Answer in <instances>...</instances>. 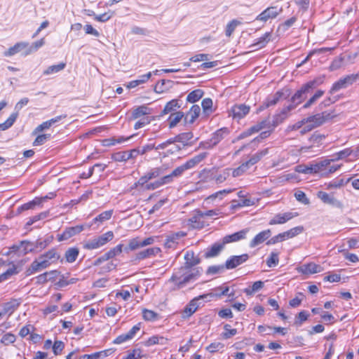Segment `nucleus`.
Listing matches in <instances>:
<instances>
[{"label": "nucleus", "mask_w": 359, "mask_h": 359, "mask_svg": "<svg viewBox=\"0 0 359 359\" xmlns=\"http://www.w3.org/2000/svg\"><path fill=\"white\" fill-rule=\"evenodd\" d=\"M20 302L18 299H11L10 302H6L3 306L2 311H0L1 313V316H4L6 313L9 315L12 314L15 309L20 306Z\"/></svg>", "instance_id": "28"}, {"label": "nucleus", "mask_w": 359, "mask_h": 359, "mask_svg": "<svg viewBox=\"0 0 359 359\" xmlns=\"http://www.w3.org/2000/svg\"><path fill=\"white\" fill-rule=\"evenodd\" d=\"M39 257L46 263L47 267H49L51 264L57 263L60 258V255L56 249L52 248Z\"/></svg>", "instance_id": "12"}, {"label": "nucleus", "mask_w": 359, "mask_h": 359, "mask_svg": "<svg viewBox=\"0 0 359 359\" xmlns=\"http://www.w3.org/2000/svg\"><path fill=\"white\" fill-rule=\"evenodd\" d=\"M358 79H359V73L347 75L344 78H341L332 85L330 93L332 94L342 88H346L356 82Z\"/></svg>", "instance_id": "7"}, {"label": "nucleus", "mask_w": 359, "mask_h": 359, "mask_svg": "<svg viewBox=\"0 0 359 359\" xmlns=\"http://www.w3.org/2000/svg\"><path fill=\"white\" fill-rule=\"evenodd\" d=\"M282 11V8L278 9L276 6H271L262 11L256 18V20L266 22L269 19L276 18Z\"/></svg>", "instance_id": "11"}, {"label": "nucleus", "mask_w": 359, "mask_h": 359, "mask_svg": "<svg viewBox=\"0 0 359 359\" xmlns=\"http://www.w3.org/2000/svg\"><path fill=\"white\" fill-rule=\"evenodd\" d=\"M83 229L84 228L83 225L67 227L62 233L58 235L57 239L59 241L68 240L72 236L81 232Z\"/></svg>", "instance_id": "13"}, {"label": "nucleus", "mask_w": 359, "mask_h": 359, "mask_svg": "<svg viewBox=\"0 0 359 359\" xmlns=\"http://www.w3.org/2000/svg\"><path fill=\"white\" fill-rule=\"evenodd\" d=\"M66 64L65 62H60L57 65H52L48 67L44 72V75H49L59 72L65 69Z\"/></svg>", "instance_id": "45"}, {"label": "nucleus", "mask_w": 359, "mask_h": 359, "mask_svg": "<svg viewBox=\"0 0 359 359\" xmlns=\"http://www.w3.org/2000/svg\"><path fill=\"white\" fill-rule=\"evenodd\" d=\"M161 252V250L159 248L154 247V248H149L146 250H144L142 251L139 252L136 255V259L141 260L146 258H149L153 256L156 255Z\"/></svg>", "instance_id": "29"}, {"label": "nucleus", "mask_w": 359, "mask_h": 359, "mask_svg": "<svg viewBox=\"0 0 359 359\" xmlns=\"http://www.w3.org/2000/svg\"><path fill=\"white\" fill-rule=\"evenodd\" d=\"M263 287L264 283L261 280H258L255 282L251 287L245 288L244 292L247 295H252L253 293L261 290Z\"/></svg>", "instance_id": "46"}, {"label": "nucleus", "mask_w": 359, "mask_h": 359, "mask_svg": "<svg viewBox=\"0 0 359 359\" xmlns=\"http://www.w3.org/2000/svg\"><path fill=\"white\" fill-rule=\"evenodd\" d=\"M142 357V350L140 348L133 349L123 359H138Z\"/></svg>", "instance_id": "64"}, {"label": "nucleus", "mask_w": 359, "mask_h": 359, "mask_svg": "<svg viewBox=\"0 0 359 359\" xmlns=\"http://www.w3.org/2000/svg\"><path fill=\"white\" fill-rule=\"evenodd\" d=\"M201 105L203 109V111L207 114H209L212 112V100L210 98H205L201 102Z\"/></svg>", "instance_id": "58"}, {"label": "nucleus", "mask_w": 359, "mask_h": 359, "mask_svg": "<svg viewBox=\"0 0 359 359\" xmlns=\"http://www.w3.org/2000/svg\"><path fill=\"white\" fill-rule=\"evenodd\" d=\"M113 238H114V233L112 231H109L104 234H102L100 236H97L91 240H89L84 244L83 247L85 249H87V250L97 249V248H99L104 245L109 241H111L113 239Z\"/></svg>", "instance_id": "6"}, {"label": "nucleus", "mask_w": 359, "mask_h": 359, "mask_svg": "<svg viewBox=\"0 0 359 359\" xmlns=\"http://www.w3.org/2000/svg\"><path fill=\"white\" fill-rule=\"evenodd\" d=\"M34 251V245H32V242L28 241H22L18 244L13 245L9 248L8 252L6 255H10L11 253H15L18 256H23L27 254L28 252H31Z\"/></svg>", "instance_id": "8"}, {"label": "nucleus", "mask_w": 359, "mask_h": 359, "mask_svg": "<svg viewBox=\"0 0 359 359\" xmlns=\"http://www.w3.org/2000/svg\"><path fill=\"white\" fill-rule=\"evenodd\" d=\"M324 81L325 76H320L304 83L291 97V104H296V107L301 104L306 98L307 94L323 84Z\"/></svg>", "instance_id": "2"}, {"label": "nucleus", "mask_w": 359, "mask_h": 359, "mask_svg": "<svg viewBox=\"0 0 359 359\" xmlns=\"http://www.w3.org/2000/svg\"><path fill=\"white\" fill-rule=\"evenodd\" d=\"M79 250L77 248H69L65 255L66 261L69 263H72L76 261L79 255Z\"/></svg>", "instance_id": "37"}, {"label": "nucleus", "mask_w": 359, "mask_h": 359, "mask_svg": "<svg viewBox=\"0 0 359 359\" xmlns=\"http://www.w3.org/2000/svg\"><path fill=\"white\" fill-rule=\"evenodd\" d=\"M249 168L250 166L246 162H245L233 170L232 175L233 177L241 176L244 172H245Z\"/></svg>", "instance_id": "55"}, {"label": "nucleus", "mask_w": 359, "mask_h": 359, "mask_svg": "<svg viewBox=\"0 0 359 359\" xmlns=\"http://www.w3.org/2000/svg\"><path fill=\"white\" fill-rule=\"evenodd\" d=\"M204 92L201 89H196L189 93L187 97V101L194 103L198 101L203 95Z\"/></svg>", "instance_id": "40"}, {"label": "nucleus", "mask_w": 359, "mask_h": 359, "mask_svg": "<svg viewBox=\"0 0 359 359\" xmlns=\"http://www.w3.org/2000/svg\"><path fill=\"white\" fill-rule=\"evenodd\" d=\"M151 72H149V73H147L146 74L142 75V76H140L139 79L130 81L128 84L127 87L128 88H135L136 86L147 82L151 78Z\"/></svg>", "instance_id": "38"}, {"label": "nucleus", "mask_w": 359, "mask_h": 359, "mask_svg": "<svg viewBox=\"0 0 359 359\" xmlns=\"http://www.w3.org/2000/svg\"><path fill=\"white\" fill-rule=\"evenodd\" d=\"M112 214H113V210L104 211V212H102L101 214H100L98 216H97L95 218H94L93 222H99L102 223L104 221L109 220L111 217Z\"/></svg>", "instance_id": "52"}, {"label": "nucleus", "mask_w": 359, "mask_h": 359, "mask_svg": "<svg viewBox=\"0 0 359 359\" xmlns=\"http://www.w3.org/2000/svg\"><path fill=\"white\" fill-rule=\"evenodd\" d=\"M333 160L325 159L316 163H311L309 165H298L295 167V171L303 174H316L324 172L326 168L330 164Z\"/></svg>", "instance_id": "3"}, {"label": "nucleus", "mask_w": 359, "mask_h": 359, "mask_svg": "<svg viewBox=\"0 0 359 359\" xmlns=\"http://www.w3.org/2000/svg\"><path fill=\"white\" fill-rule=\"evenodd\" d=\"M224 347V345L223 344L220 342H214L208 346L206 347V350L208 351L210 353H213L223 349Z\"/></svg>", "instance_id": "61"}, {"label": "nucleus", "mask_w": 359, "mask_h": 359, "mask_svg": "<svg viewBox=\"0 0 359 359\" xmlns=\"http://www.w3.org/2000/svg\"><path fill=\"white\" fill-rule=\"evenodd\" d=\"M182 118H184V114L182 111H175L172 113L168 119L169 128H172L176 126Z\"/></svg>", "instance_id": "35"}, {"label": "nucleus", "mask_w": 359, "mask_h": 359, "mask_svg": "<svg viewBox=\"0 0 359 359\" xmlns=\"http://www.w3.org/2000/svg\"><path fill=\"white\" fill-rule=\"evenodd\" d=\"M208 296H213L212 294H203L200 295L198 297H196L193 299L190 302L185 306L184 310L182 312V318H188L191 316H192L198 309L199 304L198 303V301L199 299H203L207 298Z\"/></svg>", "instance_id": "9"}, {"label": "nucleus", "mask_w": 359, "mask_h": 359, "mask_svg": "<svg viewBox=\"0 0 359 359\" xmlns=\"http://www.w3.org/2000/svg\"><path fill=\"white\" fill-rule=\"evenodd\" d=\"M250 111V107L245 104H236L231 108L233 118L241 119L245 116Z\"/></svg>", "instance_id": "22"}, {"label": "nucleus", "mask_w": 359, "mask_h": 359, "mask_svg": "<svg viewBox=\"0 0 359 359\" xmlns=\"http://www.w3.org/2000/svg\"><path fill=\"white\" fill-rule=\"evenodd\" d=\"M162 173L163 170L161 168H154L138 180V184L143 187L148 181L159 177Z\"/></svg>", "instance_id": "14"}, {"label": "nucleus", "mask_w": 359, "mask_h": 359, "mask_svg": "<svg viewBox=\"0 0 359 359\" xmlns=\"http://www.w3.org/2000/svg\"><path fill=\"white\" fill-rule=\"evenodd\" d=\"M201 275L199 269L189 270L185 266L173 273L169 281L175 284L174 290L183 287L187 283L196 280Z\"/></svg>", "instance_id": "1"}, {"label": "nucleus", "mask_w": 359, "mask_h": 359, "mask_svg": "<svg viewBox=\"0 0 359 359\" xmlns=\"http://www.w3.org/2000/svg\"><path fill=\"white\" fill-rule=\"evenodd\" d=\"M194 137V134L192 132H185L180 133L177 135H175L174 137H172V140L173 141V144L175 142H180L182 143V147L191 146L192 142H191V140Z\"/></svg>", "instance_id": "17"}, {"label": "nucleus", "mask_w": 359, "mask_h": 359, "mask_svg": "<svg viewBox=\"0 0 359 359\" xmlns=\"http://www.w3.org/2000/svg\"><path fill=\"white\" fill-rule=\"evenodd\" d=\"M271 235V231L270 229H266L261 231L258 234H257L254 238L250 243V248H255L258 245L264 243L266 241Z\"/></svg>", "instance_id": "24"}, {"label": "nucleus", "mask_w": 359, "mask_h": 359, "mask_svg": "<svg viewBox=\"0 0 359 359\" xmlns=\"http://www.w3.org/2000/svg\"><path fill=\"white\" fill-rule=\"evenodd\" d=\"M297 215V213H292L290 212H285L283 214H278L269 221V224L270 225L284 224Z\"/></svg>", "instance_id": "20"}, {"label": "nucleus", "mask_w": 359, "mask_h": 359, "mask_svg": "<svg viewBox=\"0 0 359 359\" xmlns=\"http://www.w3.org/2000/svg\"><path fill=\"white\" fill-rule=\"evenodd\" d=\"M181 107V104L180 103V100L177 99H173L170 102H167L163 110L161 113V116H164L169 113H173L177 109Z\"/></svg>", "instance_id": "31"}, {"label": "nucleus", "mask_w": 359, "mask_h": 359, "mask_svg": "<svg viewBox=\"0 0 359 359\" xmlns=\"http://www.w3.org/2000/svg\"><path fill=\"white\" fill-rule=\"evenodd\" d=\"M123 244H118L116 247L111 248L110 250L107 252V255L109 259L114 258V257L119 255L123 251Z\"/></svg>", "instance_id": "54"}, {"label": "nucleus", "mask_w": 359, "mask_h": 359, "mask_svg": "<svg viewBox=\"0 0 359 359\" xmlns=\"http://www.w3.org/2000/svg\"><path fill=\"white\" fill-rule=\"evenodd\" d=\"M272 33L271 32H266L261 37L258 38L256 41L251 45L252 47H256L257 49H260L266 46V44L271 40Z\"/></svg>", "instance_id": "32"}, {"label": "nucleus", "mask_w": 359, "mask_h": 359, "mask_svg": "<svg viewBox=\"0 0 359 359\" xmlns=\"http://www.w3.org/2000/svg\"><path fill=\"white\" fill-rule=\"evenodd\" d=\"M322 271V267L320 265L314 263H309L302 266V271L305 274H313L319 273Z\"/></svg>", "instance_id": "34"}, {"label": "nucleus", "mask_w": 359, "mask_h": 359, "mask_svg": "<svg viewBox=\"0 0 359 359\" xmlns=\"http://www.w3.org/2000/svg\"><path fill=\"white\" fill-rule=\"evenodd\" d=\"M269 152V149H264L263 150L257 151L256 154H253L250 158L246 161L248 165L250 167L256 164L259 162L264 156H266Z\"/></svg>", "instance_id": "36"}, {"label": "nucleus", "mask_w": 359, "mask_h": 359, "mask_svg": "<svg viewBox=\"0 0 359 359\" xmlns=\"http://www.w3.org/2000/svg\"><path fill=\"white\" fill-rule=\"evenodd\" d=\"M18 116V112H15L11 114L8 119L3 123L0 124V130H5L9 128L15 123Z\"/></svg>", "instance_id": "43"}, {"label": "nucleus", "mask_w": 359, "mask_h": 359, "mask_svg": "<svg viewBox=\"0 0 359 359\" xmlns=\"http://www.w3.org/2000/svg\"><path fill=\"white\" fill-rule=\"evenodd\" d=\"M317 196L324 203L332 205L337 208H342V203L334 197L333 194H329L325 191H318Z\"/></svg>", "instance_id": "15"}, {"label": "nucleus", "mask_w": 359, "mask_h": 359, "mask_svg": "<svg viewBox=\"0 0 359 359\" xmlns=\"http://www.w3.org/2000/svg\"><path fill=\"white\" fill-rule=\"evenodd\" d=\"M28 43L25 42H20L15 44L13 46L8 48V50L5 51L4 55L6 57H11L15 54L19 53L22 50L27 48Z\"/></svg>", "instance_id": "33"}, {"label": "nucleus", "mask_w": 359, "mask_h": 359, "mask_svg": "<svg viewBox=\"0 0 359 359\" xmlns=\"http://www.w3.org/2000/svg\"><path fill=\"white\" fill-rule=\"evenodd\" d=\"M185 263L184 266L190 271L194 270L193 266L198 264L201 262L200 258L195 256L193 251H187L184 255Z\"/></svg>", "instance_id": "25"}, {"label": "nucleus", "mask_w": 359, "mask_h": 359, "mask_svg": "<svg viewBox=\"0 0 359 359\" xmlns=\"http://www.w3.org/2000/svg\"><path fill=\"white\" fill-rule=\"evenodd\" d=\"M287 118L285 116H283L281 113L278 112L273 116V121L271 126L273 128H275L282 123Z\"/></svg>", "instance_id": "62"}, {"label": "nucleus", "mask_w": 359, "mask_h": 359, "mask_svg": "<svg viewBox=\"0 0 359 359\" xmlns=\"http://www.w3.org/2000/svg\"><path fill=\"white\" fill-rule=\"evenodd\" d=\"M65 348V344L62 341H55L53 345V351L55 355H60Z\"/></svg>", "instance_id": "63"}, {"label": "nucleus", "mask_w": 359, "mask_h": 359, "mask_svg": "<svg viewBox=\"0 0 359 359\" xmlns=\"http://www.w3.org/2000/svg\"><path fill=\"white\" fill-rule=\"evenodd\" d=\"M143 318L147 321H155L158 318V314L154 311L149 309H143L142 311Z\"/></svg>", "instance_id": "47"}, {"label": "nucleus", "mask_w": 359, "mask_h": 359, "mask_svg": "<svg viewBox=\"0 0 359 359\" xmlns=\"http://www.w3.org/2000/svg\"><path fill=\"white\" fill-rule=\"evenodd\" d=\"M324 91L322 90H317L315 94L304 104L303 108L307 109L310 107L318 99L322 97Z\"/></svg>", "instance_id": "51"}, {"label": "nucleus", "mask_w": 359, "mask_h": 359, "mask_svg": "<svg viewBox=\"0 0 359 359\" xmlns=\"http://www.w3.org/2000/svg\"><path fill=\"white\" fill-rule=\"evenodd\" d=\"M324 91L322 90H317L315 94L304 104L303 108L307 109L310 107L318 99L322 97Z\"/></svg>", "instance_id": "50"}, {"label": "nucleus", "mask_w": 359, "mask_h": 359, "mask_svg": "<svg viewBox=\"0 0 359 359\" xmlns=\"http://www.w3.org/2000/svg\"><path fill=\"white\" fill-rule=\"evenodd\" d=\"M49 239L41 240L39 239L35 242H32V245H34V251H41L45 249L50 243Z\"/></svg>", "instance_id": "48"}, {"label": "nucleus", "mask_w": 359, "mask_h": 359, "mask_svg": "<svg viewBox=\"0 0 359 359\" xmlns=\"http://www.w3.org/2000/svg\"><path fill=\"white\" fill-rule=\"evenodd\" d=\"M271 126H272L271 122L269 118H266L250 127V131L255 133L264 128H269Z\"/></svg>", "instance_id": "41"}, {"label": "nucleus", "mask_w": 359, "mask_h": 359, "mask_svg": "<svg viewBox=\"0 0 359 359\" xmlns=\"http://www.w3.org/2000/svg\"><path fill=\"white\" fill-rule=\"evenodd\" d=\"M207 156L208 153L203 152L194 156L193 158H190L187 162H185L184 164L174 169L172 172V176H174V177H179L182 176L186 170L196 167L202 161H203Z\"/></svg>", "instance_id": "4"}, {"label": "nucleus", "mask_w": 359, "mask_h": 359, "mask_svg": "<svg viewBox=\"0 0 359 359\" xmlns=\"http://www.w3.org/2000/svg\"><path fill=\"white\" fill-rule=\"evenodd\" d=\"M240 24L241 22L237 20H233L229 23H228L225 31L226 36L230 37L232 35L236 27Z\"/></svg>", "instance_id": "53"}, {"label": "nucleus", "mask_w": 359, "mask_h": 359, "mask_svg": "<svg viewBox=\"0 0 359 359\" xmlns=\"http://www.w3.org/2000/svg\"><path fill=\"white\" fill-rule=\"evenodd\" d=\"M248 258L249 256L248 254H243L239 256H232L226 261L225 268L226 269H233L245 262Z\"/></svg>", "instance_id": "16"}, {"label": "nucleus", "mask_w": 359, "mask_h": 359, "mask_svg": "<svg viewBox=\"0 0 359 359\" xmlns=\"http://www.w3.org/2000/svg\"><path fill=\"white\" fill-rule=\"evenodd\" d=\"M248 231V229H245L233 234L227 235L223 238L222 241L224 242V245H226L229 243L243 240L245 238Z\"/></svg>", "instance_id": "23"}, {"label": "nucleus", "mask_w": 359, "mask_h": 359, "mask_svg": "<svg viewBox=\"0 0 359 359\" xmlns=\"http://www.w3.org/2000/svg\"><path fill=\"white\" fill-rule=\"evenodd\" d=\"M149 113H150L149 109L144 105H142V106L137 107L136 109H135L133 111L132 118L137 119L139 117L144 116V115L149 114Z\"/></svg>", "instance_id": "42"}, {"label": "nucleus", "mask_w": 359, "mask_h": 359, "mask_svg": "<svg viewBox=\"0 0 359 359\" xmlns=\"http://www.w3.org/2000/svg\"><path fill=\"white\" fill-rule=\"evenodd\" d=\"M140 330V324L134 325L130 331L126 334H123L118 336L113 341L115 344H122L128 340L133 339L136 333Z\"/></svg>", "instance_id": "18"}, {"label": "nucleus", "mask_w": 359, "mask_h": 359, "mask_svg": "<svg viewBox=\"0 0 359 359\" xmlns=\"http://www.w3.org/2000/svg\"><path fill=\"white\" fill-rule=\"evenodd\" d=\"M48 267L46 263L43 262V260L40 259V257H39L37 259H35L31 263L27 269L25 273L27 276H30Z\"/></svg>", "instance_id": "19"}, {"label": "nucleus", "mask_w": 359, "mask_h": 359, "mask_svg": "<svg viewBox=\"0 0 359 359\" xmlns=\"http://www.w3.org/2000/svg\"><path fill=\"white\" fill-rule=\"evenodd\" d=\"M336 116L334 111H325L322 113L316 114L305 118V123H309L313 127V129L318 128L325 123L326 121L332 119Z\"/></svg>", "instance_id": "5"}, {"label": "nucleus", "mask_w": 359, "mask_h": 359, "mask_svg": "<svg viewBox=\"0 0 359 359\" xmlns=\"http://www.w3.org/2000/svg\"><path fill=\"white\" fill-rule=\"evenodd\" d=\"M229 134V130L227 128H222L215 131L211 137V142H213V145H217L225 137Z\"/></svg>", "instance_id": "30"}, {"label": "nucleus", "mask_w": 359, "mask_h": 359, "mask_svg": "<svg viewBox=\"0 0 359 359\" xmlns=\"http://www.w3.org/2000/svg\"><path fill=\"white\" fill-rule=\"evenodd\" d=\"M140 248H142L141 240L138 237H136L129 241L128 245L124 248V250L126 252H128L129 250L134 251Z\"/></svg>", "instance_id": "44"}, {"label": "nucleus", "mask_w": 359, "mask_h": 359, "mask_svg": "<svg viewBox=\"0 0 359 359\" xmlns=\"http://www.w3.org/2000/svg\"><path fill=\"white\" fill-rule=\"evenodd\" d=\"M279 262L278 253L272 252L270 254V257L266 260V264L269 267H273L276 266Z\"/></svg>", "instance_id": "57"}, {"label": "nucleus", "mask_w": 359, "mask_h": 359, "mask_svg": "<svg viewBox=\"0 0 359 359\" xmlns=\"http://www.w3.org/2000/svg\"><path fill=\"white\" fill-rule=\"evenodd\" d=\"M16 340L15 336L12 333H6L3 335L1 339V342L4 345L8 346L14 343Z\"/></svg>", "instance_id": "59"}, {"label": "nucleus", "mask_w": 359, "mask_h": 359, "mask_svg": "<svg viewBox=\"0 0 359 359\" xmlns=\"http://www.w3.org/2000/svg\"><path fill=\"white\" fill-rule=\"evenodd\" d=\"M284 96V93L281 90L277 91L274 95L266 98L261 109L268 108L271 106L276 105L280 99Z\"/></svg>", "instance_id": "27"}, {"label": "nucleus", "mask_w": 359, "mask_h": 359, "mask_svg": "<svg viewBox=\"0 0 359 359\" xmlns=\"http://www.w3.org/2000/svg\"><path fill=\"white\" fill-rule=\"evenodd\" d=\"M18 273L17 269L15 266L9 268L6 271L0 275V283L8 280L12 276Z\"/></svg>", "instance_id": "49"}, {"label": "nucleus", "mask_w": 359, "mask_h": 359, "mask_svg": "<svg viewBox=\"0 0 359 359\" xmlns=\"http://www.w3.org/2000/svg\"><path fill=\"white\" fill-rule=\"evenodd\" d=\"M254 205V201L250 198H244L241 199L240 201L237 202L236 201H233V208L237 207H245V206H251Z\"/></svg>", "instance_id": "60"}, {"label": "nucleus", "mask_w": 359, "mask_h": 359, "mask_svg": "<svg viewBox=\"0 0 359 359\" xmlns=\"http://www.w3.org/2000/svg\"><path fill=\"white\" fill-rule=\"evenodd\" d=\"M201 112V108L198 105H193L189 111L184 115V121L188 123H193L198 117Z\"/></svg>", "instance_id": "26"}, {"label": "nucleus", "mask_w": 359, "mask_h": 359, "mask_svg": "<svg viewBox=\"0 0 359 359\" xmlns=\"http://www.w3.org/2000/svg\"><path fill=\"white\" fill-rule=\"evenodd\" d=\"M45 43V39L44 38L41 39L40 40L35 41L32 43V46H30L29 48H27L25 53V55H27L32 53L33 51H35L38 50L40 47L43 46Z\"/></svg>", "instance_id": "56"}, {"label": "nucleus", "mask_w": 359, "mask_h": 359, "mask_svg": "<svg viewBox=\"0 0 359 359\" xmlns=\"http://www.w3.org/2000/svg\"><path fill=\"white\" fill-rule=\"evenodd\" d=\"M41 203H42V199H39L38 198H36L33 201H32L29 203H25V204L22 205L21 206H20L18 208L17 212L18 214H20L22 212H23L24 210H27L34 208L36 205H40Z\"/></svg>", "instance_id": "39"}, {"label": "nucleus", "mask_w": 359, "mask_h": 359, "mask_svg": "<svg viewBox=\"0 0 359 359\" xmlns=\"http://www.w3.org/2000/svg\"><path fill=\"white\" fill-rule=\"evenodd\" d=\"M224 243L222 241V243H215L211 247L208 248L204 253V257L206 259L212 258L217 257L221 252L224 247Z\"/></svg>", "instance_id": "21"}, {"label": "nucleus", "mask_w": 359, "mask_h": 359, "mask_svg": "<svg viewBox=\"0 0 359 359\" xmlns=\"http://www.w3.org/2000/svg\"><path fill=\"white\" fill-rule=\"evenodd\" d=\"M325 138L324 135L317 132L314 133L309 139L310 144L309 146L302 147L299 151L302 153H307L311 151L314 147H320L323 144V140Z\"/></svg>", "instance_id": "10"}]
</instances>
